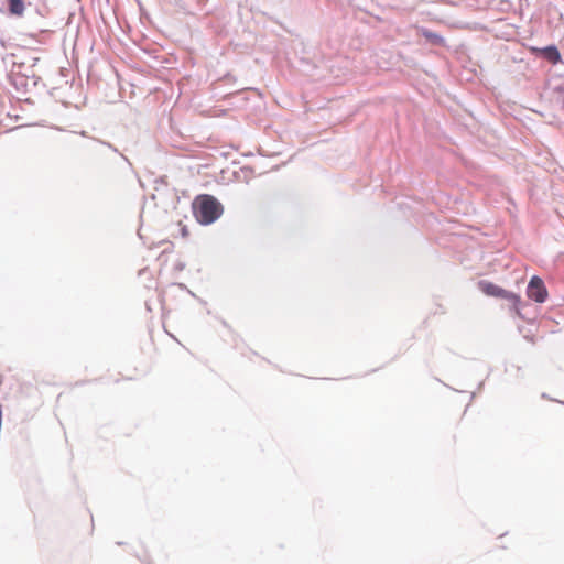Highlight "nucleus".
<instances>
[{
    "instance_id": "nucleus-5",
    "label": "nucleus",
    "mask_w": 564,
    "mask_h": 564,
    "mask_svg": "<svg viewBox=\"0 0 564 564\" xmlns=\"http://www.w3.org/2000/svg\"><path fill=\"white\" fill-rule=\"evenodd\" d=\"M12 15L22 17L25 11L24 0H6Z\"/></svg>"
},
{
    "instance_id": "nucleus-6",
    "label": "nucleus",
    "mask_w": 564,
    "mask_h": 564,
    "mask_svg": "<svg viewBox=\"0 0 564 564\" xmlns=\"http://www.w3.org/2000/svg\"><path fill=\"white\" fill-rule=\"evenodd\" d=\"M424 36L426 39L431 40L433 43L440 44V43L443 42V39L440 35H437L435 33H432V32H429V31L424 32Z\"/></svg>"
},
{
    "instance_id": "nucleus-4",
    "label": "nucleus",
    "mask_w": 564,
    "mask_h": 564,
    "mask_svg": "<svg viewBox=\"0 0 564 564\" xmlns=\"http://www.w3.org/2000/svg\"><path fill=\"white\" fill-rule=\"evenodd\" d=\"M539 52L552 64H557L561 62V54L555 46H547L539 50Z\"/></svg>"
},
{
    "instance_id": "nucleus-2",
    "label": "nucleus",
    "mask_w": 564,
    "mask_h": 564,
    "mask_svg": "<svg viewBox=\"0 0 564 564\" xmlns=\"http://www.w3.org/2000/svg\"><path fill=\"white\" fill-rule=\"evenodd\" d=\"M477 285L479 290L487 296L500 297L508 301L511 305V308L517 314H519L521 304V296L519 294L507 291L499 285L486 280L479 281Z\"/></svg>"
},
{
    "instance_id": "nucleus-3",
    "label": "nucleus",
    "mask_w": 564,
    "mask_h": 564,
    "mask_svg": "<svg viewBox=\"0 0 564 564\" xmlns=\"http://www.w3.org/2000/svg\"><path fill=\"white\" fill-rule=\"evenodd\" d=\"M527 295L536 303H544L546 301L549 292L541 278L536 275L531 278L527 288Z\"/></svg>"
},
{
    "instance_id": "nucleus-1",
    "label": "nucleus",
    "mask_w": 564,
    "mask_h": 564,
    "mask_svg": "<svg viewBox=\"0 0 564 564\" xmlns=\"http://www.w3.org/2000/svg\"><path fill=\"white\" fill-rule=\"evenodd\" d=\"M193 213L202 225H210L223 214V205L212 195L202 194L195 197L192 204Z\"/></svg>"
}]
</instances>
